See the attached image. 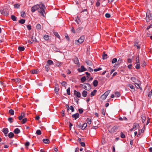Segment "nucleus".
I'll use <instances>...</instances> for the list:
<instances>
[{
	"instance_id": "27",
	"label": "nucleus",
	"mask_w": 152,
	"mask_h": 152,
	"mask_svg": "<svg viewBox=\"0 0 152 152\" xmlns=\"http://www.w3.org/2000/svg\"><path fill=\"white\" fill-rule=\"evenodd\" d=\"M14 135V134L12 132H10L8 134V137L10 138H12Z\"/></svg>"
},
{
	"instance_id": "62",
	"label": "nucleus",
	"mask_w": 152,
	"mask_h": 152,
	"mask_svg": "<svg viewBox=\"0 0 152 152\" xmlns=\"http://www.w3.org/2000/svg\"><path fill=\"white\" fill-rule=\"evenodd\" d=\"M127 61L128 63H131L132 62V60L130 58H129L127 60Z\"/></svg>"
},
{
	"instance_id": "51",
	"label": "nucleus",
	"mask_w": 152,
	"mask_h": 152,
	"mask_svg": "<svg viewBox=\"0 0 152 152\" xmlns=\"http://www.w3.org/2000/svg\"><path fill=\"white\" fill-rule=\"evenodd\" d=\"M102 69L101 68L99 67L98 69H94V72H97L98 71L101 70Z\"/></svg>"
},
{
	"instance_id": "33",
	"label": "nucleus",
	"mask_w": 152,
	"mask_h": 152,
	"mask_svg": "<svg viewBox=\"0 0 152 152\" xmlns=\"http://www.w3.org/2000/svg\"><path fill=\"white\" fill-rule=\"evenodd\" d=\"M80 69L81 70L80 71L81 72L86 70V69L83 66H81Z\"/></svg>"
},
{
	"instance_id": "3",
	"label": "nucleus",
	"mask_w": 152,
	"mask_h": 152,
	"mask_svg": "<svg viewBox=\"0 0 152 152\" xmlns=\"http://www.w3.org/2000/svg\"><path fill=\"white\" fill-rule=\"evenodd\" d=\"M81 86L84 89L87 91L89 90L91 88L90 85L87 83L81 84Z\"/></svg>"
},
{
	"instance_id": "6",
	"label": "nucleus",
	"mask_w": 152,
	"mask_h": 152,
	"mask_svg": "<svg viewBox=\"0 0 152 152\" xmlns=\"http://www.w3.org/2000/svg\"><path fill=\"white\" fill-rule=\"evenodd\" d=\"M118 128L119 127L118 126H115L112 127L111 129L109 130V131L111 133H114L118 130Z\"/></svg>"
},
{
	"instance_id": "29",
	"label": "nucleus",
	"mask_w": 152,
	"mask_h": 152,
	"mask_svg": "<svg viewBox=\"0 0 152 152\" xmlns=\"http://www.w3.org/2000/svg\"><path fill=\"white\" fill-rule=\"evenodd\" d=\"M18 49L20 51H23L25 48L24 47L19 46L18 47Z\"/></svg>"
},
{
	"instance_id": "55",
	"label": "nucleus",
	"mask_w": 152,
	"mask_h": 152,
	"mask_svg": "<svg viewBox=\"0 0 152 152\" xmlns=\"http://www.w3.org/2000/svg\"><path fill=\"white\" fill-rule=\"evenodd\" d=\"M82 29H83V27H79L78 28H77V29L76 30V31H77V32H79V31H80V30H81Z\"/></svg>"
},
{
	"instance_id": "12",
	"label": "nucleus",
	"mask_w": 152,
	"mask_h": 152,
	"mask_svg": "<svg viewBox=\"0 0 152 152\" xmlns=\"http://www.w3.org/2000/svg\"><path fill=\"white\" fill-rule=\"evenodd\" d=\"M43 37L45 40L48 41L49 40L50 36L49 35L45 34L43 36Z\"/></svg>"
},
{
	"instance_id": "14",
	"label": "nucleus",
	"mask_w": 152,
	"mask_h": 152,
	"mask_svg": "<svg viewBox=\"0 0 152 152\" xmlns=\"http://www.w3.org/2000/svg\"><path fill=\"white\" fill-rule=\"evenodd\" d=\"M72 116L73 117L75 118V119H76L79 117V114L77 113L73 115Z\"/></svg>"
},
{
	"instance_id": "61",
	"label": "nucleus",
	"mask_w": 152,
	"mask_h": 152,
	"mask_svg": "<svg viewBox=\"0 0 152 152\" xmlns=\"http://www.w3.org/2000/svg\"><path fill=\"white\" fill-rule=\"evenodd\" d=\"M27 28L28 29V30H30L31 29V26L28 25L27 26Z\"/></svg>"
},
{
	"instance_id": "43",
	"label": "nucleus",
	"mask_w": 152,
	"mask_h": 152,
	"mask_svg": "<svg viewBox=\"0 0 152 152\" xmlns=\"http://www.w3.org/2000/svg\"><path fill=\"white\" fill-rule=\"evenodd\" d=\"M86 78L85 77H82L81 78V81L82 83H83L86 80Z\"/></svg>"
},
{
	"instance_id": "10",
	"label": "nucleus",
	"mask_w": 152,
	"mask_h": 152,
	"mask_svg": "<svg viewBox=\"0 0 152 152\" xmlns=\"http://www.w3.org/2000/svg\"><path fill=\"white\" fill-rule=\"evenodd\" d=\"M26 115L23 112L21 114L20 116L18 117V118L19 120H21L23 118H24L25 116Z\"/></svg>"
},
{
	"instance_id": "32",
	"label": "nucleus",
	"mask_w": 152,
	"mask_h": 152,
	"mask_svg": "<svg viewBox=\"0 0 152 152\" xmlns=\"http://www.w3.org/2000/svg\"><path fill=\"white\" fill-rule=\"evenodd\" d=\"M86 121L87 123L89 124H90L91 123V120L90 119H89V118H88L86 120Z\"/></svg>"
},
{
	"instance_id": "31",
	"label": "nucleus",
	"mask_w": 152,
	"mask_h": 152,
	"mask_svg": "<svg viewBox=\"0 0 152 152\" xmlns=\"http://www.w3.org/2000/svg\"><path fill=\"white\" fill-rule=\"evenodd\" d=\"M102 57H103V59H104L107 58V54H105L104 53H103V54Z\"/></svg>"
},
{
	"instance_id": "58",
	"label": "nucleus",
	"mask_w": 152,
	"mask_h": 152,
	"mask_svg": "<svg viewBox=\"0 0 152 152\" xmlns=\"http://www.w3.org/2000/svg\"><path fill=\"white\" fill-rule=\"evenodd\" d=\"M14 6L15 7V8H18L19 7L20 5H19L18 4H15L14 5Z\"/></svg>"
},
{
	"instance_id": "50",
	"label": "nucleus",
	"mask_w": 152,
	"mask_h": 152,
	"mask_svg": "<svg viewBox=\"0 0 152 152\" xmlns=\"http://www.w3.org/2000/svg\"><path fill=\"white\" fill-rule=\"evenodd\" d=\"M67 94L68 95H70V89L69 88L66 90Z\"/></svg>"
},
{
	"instance_id": "8",
	"label": "nucleus",
	"mask_w": 152,
	"mask_h": 152,
	"mask_svg": "<svg viewBox=\"0 0 152 152\" xmlns=\"http://www.w3.org/2000/svg\"><path fill=\"white\" fill-rule=\"evenodd\" d=\"M59 91V86L57 84H56L55 87V91L56 94H58Z\"/></svg>"
},
{
	"instance_id": "5",
	"label": "nucleus",
	"mask_w": 152,
	"mask_h": 152,
	"mask_svg": "<svg viewBox=\"0 0 152 152\" xmlns=\"http://www.w3.org/2000/svg\"><path fill=\"white\" fill-rule=\"evenodd\" d=\"M140 128V127L139 126V124L138 123H134L133 127L130 129L131 131H132L133 130L135 131L137 129H139Z\"/></svg>"
},
{
	"instance_id": "2",
	"label": "nucleus",
	"mask_w": 152,
	"mask_h": 152,
	"mask_svg": "<svg viewBox=\"0 0 152 152\" xmlns=\"http://www.w3.org/2000/svg\"><path fill=\"white\" fill-rule=\"evenodd\" d=\"M85 37L83 36H81L78 40L75 41V43L76 45H79L82 43L84 40Z\"/></svg>"
},
{
	"instance_id": "21",
	"label": "nucleus",
	"mask_w": 152,
	"mask_h": 152,
	"mask_svg": "<svg viewBox=\"0 0 152 152\" xmlns=\"http://www.w3.org/2000/svg\"><path fill=\"white\" fill-rule=\"evenodd\" d=\"M3 132L5 134H7L8 132V129L7 128H4L3 129Z\"/></svg>"
},
{
	"instance_id": "57",
	"label": "nucleus",
	"mask_w": 152,
	"mask_h": 152,
	"mask_svg": "<svg viewBox=\"0 0 152 152\" xmlns=\"http://www.w3.org/2000/svg\"><path fill=\"white\" fill-rule=\"evenodd\" d=\"M105 17L107 18H109L110 17V15L109 13H106L105 14Z\"/></svg>"
},
{
	"instance_id": "9",
	"label": "nucleus",
	"mask_w": 152,
	"mask_h": 152,
	"mask_svg": "<svg viewBox=\"0 0 152 152\" xmlns=\"http://www.w3.org/2000/svg\"><path fill=\"white\" fill-rule=\"evenodd\" d=\"M74 94L76 95L78 97H80L81 96L80 93L78 91H76V90L74 91Z\"/></svg>"
},
{
	"instance_id": "28",
	"label": "nucleus",
	"mask_w": 152,
	"mask_h": 152,
	"mask_svg": "<svg viewBox=\"0 0 152 152\" xmlns=\"http://www.w3.org/2000/svg\"><path fill=\"white\" fill-rule=\"evenodd\" d=\"M12 80H13L15 83H19L20 81V79H12Z\"/></svg>"
},
{
	"instance_id": "59",
	"label": "nucleus",
	"mask_w": 152,
	"mask_h": 152,
	"mask_svg": "<svg viewBox=\"0 0 152 152\" xmlns=\"http://www.w3.org/2000/svg\"><path fill=\"white\" fill-rule=\"evenodd\" d=\"M121 136L122 138H124L125 137V136L124 134L122 132L121 134Z\"/></svg>"
},
{
	"instance_id": "35",
	"label": "nucleus",
	"mask_w": 152,
	"mask_h": 152,
	"mask_svg": "<svg viewBox=\"0 0 152 152\" xmlns=\"http://www.w3.org/2000/svg\"><path fill=\"white\" fill-rule=\"evenodd\" d=\"M131 80L134 83L137 82V80L136 78L134 77H132L131 78Z\"/></svg>"
},
{
	"instance_id": "30",
	"label": "nucleus",
	"mask_w": 152,
	"mask_h": 152,
	"mask_svg": "<svg viewBox=\"0 0 152 152\" xmlns=\"http://www.w3.org/2000/svg\"><path fill=\"white\" fill-rule=\"evenodd\" d=\"M1 13L4 15H8V12L7 11H2Z\"/></svg>"
},
{
	"instance_id": "42",
	"label": "nucleus",
	"mask_w": 152,
	"mask_h": 152,
	"mask_svg": "<svg viewBox=\"0 0 152 152\" xmlns=\"http://www.w3.org/2000/svg\"><path fill=\"white\" fill-rule=\"evenodd\" d=\"M25 22L24 19H21L19 21V22L21 24H23Z\"/></svg>"
},
{
	"instance_id": "46",
	"label": "nucleus",
	"mask_w": 152,
	"mask_h": 152,
	"mask_svg": "<svg viewBox=\"0 0 152 152\" xmlns=\"http://www.w3.org/2000/svg\"><path fill=\"white\" fill-rule=\"evenodd\" d=\"M128 86L129 87H130V88L134 90V87L132 85H131V84H129V85H128Z\"/></svg>"
},
{
	"instance_id": "13",
	"label": "nucleus",
	"mask_w": 152,
	"mask_h": 152,
	"mask_svg": "<svg viewBox=\"0 0 152 152\" xmlns=\"http://www.w3.org/2000/svg\"><path fill=\"white\" fill-rule=\"evenodd\" d=\"M144 132V130H143V129H138V134L137 135V136L139 137L140 136V134L141 133H143Z\"/></svg>"
},
{
	"instance_id": "39",
	"label": "nucleus",
	"mask_w": 152,
	"mask_h": 152,
	"mask_svg": "<svg viewBox=\"0 0 152 152\" xmlns=\"http://www.w3.org/2000/svg\"><path fill=\"white\" fill-rule=\"evenodd\" d=\"M11 18L14 21H15L16 20V18L15 16L14 15H12Z\"/></svg>"
},
{
	"instance_id": "16",
	"label": "nucleus",
	"mask_w": 152,
	"mask_h": 152,
	"mask_svg": "<svg viewBox=\"0 0 152 152\" xmlns=\"http://www.w3.org/2000/svg\"><path fill=\"white\" fill-rule=\"evenodd\" d=\"M43 142L45 144H48L49 143V140L47 139H44L43 140Z\"/></svg>"
},
{
	"instance_id": "60",
	"label": "nucleus",
	"mask_w": 152,
	"mask_h": 152,
	"mask_svg": "<svg viewBox=\"0 0 152 152\" xmlns=\"http://www.w3.org/2000/svg\"><path fill=\"white\" fill-rule=\"evenodd\" d=\"M146 65V63L145 61H143L142 64V66L143 67H144Z\"/></svg>"
},
{
	"instance_id": "19",
	"label": "nucleus",
	"mask_w": 152,
	"mask_h": 152,
	"mask_svg": "<svg viewBox=\"0 0 152 152\" xmlns=\"http://www.w3.org/2000/svg\"><path fill=\"white\" fill-rule=\"evenodd\" d=\"M61 84L62 86L64 87H66L67 85V83L65 81H63L61 83Z\"/></svg>"
},
{
	"instance_id": "36",
	"label": "nucleus",
	"mask_w": 152,
	"mask_h": 152,
	"mask_svg": "<svg viewBox=\"0 0 152 152\" xmlns=\"http://www.w3.org/2000/svg\"><path fill=\"white\" fill-rule=\"evenodd\" d=\"M20 14H21V16L22 17H24L25 16L26 14L24 12L21 11L20 12Z\"/></svg>"
},
{
	"instance_id": "25",
	"label": "nucleus",
	"mask_w": 152,
	"mask_h": 152,
	"mask_svg": "<svg viewBox=\"0 0 152 152\" xmlns=\"http://www.w3.org/2000/svg\"><path fill=\"white\" fill-rule=\"evenodd\" d=\"M53 61L50 60H48L47 61V64L49 66L50 65L53 64Z\"/></svg>"
},
{
	"instance_id": "53",
	"label": "nucleus",
	"mask_w": 152,
	"mask_h": 152,
	"mask_svg": "<svg viewBox=\"0 0 152 152\" xmlns=\"http://www.w3.org/2000/svg\"><path fill=\"white\" fill-rule=\"evenodd\" d=\"M74 61L76 64H78L79 63L78 60L77 58H75L74 59Z\"/></svg>"
},
{
	"instance_id": "54",
	"label": "nucleus",
	"mask_w": 152,
	"mask_h": 152,
	"mask_svg": "<svg viewBox=\"0 0 152 152\" xmlns=\"http://www.w3.org/2000/svg\"><path fill=\"white\" fill-rule=\"evenodd\" d=\"M8 121L10 123H12L13 122V118H8Z\"/></svg>"
},
{
	"instance_id": "48",
	"label": "nucleus",
	"mask_w": 152,
	"mask_h": 152,
	"mask_svg": "<svg viewBox=\"0 0 152 152\" xmlns=\"http://www.w3.org/2000/svg\"><path fill=\"white\" fill-rule=\"evenodd\" d=\"M49 65L48 64H47L45 67L46 69V70L48 72L49 69V68L48 67Z\"/></svg>"
},
{
	"instance_id": "17",
	"label": "nucleus",
	"mask_w": 152,
	"mask_h": 152,
	"mask_svg": "<svg viewBox=\"0 0 152 152\" xmlns=\"http://www.w3.org/2000/svg\"><path fill=\"white\" fill-rule=\"evenodd\" d=\"M14 132L15 134H17L20 132V131L18 128H16L14 130Z\"/></svg>"
},
{
	"instance_id": "7",
	"label": "nucleus",
	"mask_w": 152,
	"mask_h": 152,
	"mask_svg": "<svg viewBox=\"0 0 152 152\" xmlns=\"http://www.w3.org/2000/svg\"><path fill=\"white\" fill-rule=\"evenodd\" d=\"M140 82L139 80H137V82L134 83V85L135 87L137 88H140Z\"/></svg>"
},
{
	"instance_id": "1",
	"label": "nucleus",
	"mask_w": 152,
	"mask_h": 152,
	"mask_svg": "<svg viewBox=\"0 0 152 152\" xmlns=\"http://www.w3.org/2000/svg\"><path fill=\"white\" fill-rule=\"evenodd\" d=\"M45 7V6L42 4H37L31 7V11L33 12L35 11L38 10L39 12L41 15L44 16V13L45 12L44 9Z\"/></svg>"
},
{
	"instance_id": "37",
	"label": "nucleus",
	"mask_w": 152,
	"mask_h": 152,
	"mask_svg": "<svg viewBox=\"0 0 152 152\" xmlns=\"http://www.w3.org/2000/svg\"><path fill=\"white\" fill-rule=\"evenodd\" d=\"M142 121L143 123L144 122L146 118L144 115H142Z\"/></svg>"
},
{
	"instance_id": "45",
	"label": "nucleus",
	"mask_w": 152,
	"mask_h": 152,
	"mask_svg": "<svg viewBox=\"0 0 152 152\" xmlns=\"http://www.w3.org/2000/svg\"><path fill=\"white\" fill-rule=\"evenodd\" d=\"M53 50L54 51L56 52H58L59 51V50L57 49L56 47H54L53 48Z\"/></svg>"
},
{
	"instance_id": "63",
	"label": "nucleus",
	"mask_w": 152,
	"mask_h": 152,
	"mask_svg": "<svg viewBox=\"0 0 152 152\" xmlns=\"http://www.w3.org/2000/svg\"><path fill=\"white\" fill-rule=\"evenodd\" d=\"M31 39L33 42H36L37 41L36 39L35 38H34L33 37H32L31 38Z\"/></svg>"
},
{
	"instance_id": "18",
	"label": "nucleus",
	"mask_w": 152,
	"mask_h": 152,
	"mask_svg": "<svg viewBox=\"0 0 152 152\" xmlns=\"http://www.w3.org/2000/svg\"><path fill=\"white\" fill-rule=\"evenodd\" d=\"M140 63H135V67L137 69H139L140 68Z\"/></svg>"
},
{
	"instance_id": "20",
	"label": "nucleus",
	"mask_w": 152,
	"mask_h": 152,
	"mask_svg": "<svg viewBox=\"0 0 152 152\" xmlns=\"http://www.w3.org/2000/svg\"><path fill=\"white\" fill-rule=\"evenodd\" d=\"M36 28L37 30H40L41 29V25L39 24H37V25Z\"/></svg>"
},
{
	"instance_id": "24",
	"label": "nucleus",
	"mask_w": 152,
	"mask_h": 152,
	"mask_svg": "<svg viewBox=\"0 0 152 152\" xmlns=\"http://www.w3.org/2000/svg\"><path fill=\"white\" fill-rule=\"evenodd\" d=\"M87 126V124L86 123H85L83 124L82 127V130L84 129Z\"/></svg>"
},
{
	"instance_id": "41",
	"label": "nucleus",
	"mask_w": 152,
	"mask_h": 152,
	"mask_svg": "<svg viewBox=\"0 0 152 152\" xmlns=\"http://www.w3.org/2000/svg\"><path fill=\"white\" fill-rule=\"evenodd\" d=\"M151 15H150V17H149V16H147L146 17V20L147 21H148L149 19H152V16H151Z\"/></svg>"
},
{
	"instance_id": "23",
	"label": "nucleus",
	"mask_w": 152,
	"mask_h": 152,
	"mask_svg": "<svg viewBox=\"0 0 152 152\" xmlns=\"http://www.w3.org/2000/svg\"><path fill=\"white\" fill-rule=\"evenodd\" d=\"M97 91L96 90H94L93 92L91 93V96H94L96 94Z\"/></svg>"
},
{
	"instance_id": "22",
	"label": "nucleus",
	"mask_w": 152,
	"mask_h": 152,
	"mask_svg": "<svg viewBox=\"0 0 152 152\" xmlns=\"http://www.w3.org/2000/svg\"><path fill=\"white\" fill-rule=\"evenodd\" d=\"M31 72L32 74H37L38 73L37 70H32L31 71Z\"/></svg>"
},
{
	"instance_id": "15",
	"label": "nucleus",
	"mask_w": 152,
	"mask_h": 152,
	"mask_svg": "<svg viewBox=\"0 0 152 152\" xmlns=\"http://www.w3.org/2000/svg\"><path fill=\"white\" fill-rule=\"evenodd\" d=\"M98 82L97 80H95L94 81L93 83V84L94 86H95V87L97 86L98 85Z\"/></svg>"
},
{
	"instance_id": "34",
	"label": "nucleus",
	"mask_w": 152,
	"mask_h": 152,
	"mask_svg": "<svg viewBox=\"0 0 152 152\" xmlns=\"http://www.w3.org/2000/svg\"><path fill=\"white\" fill-rule=\"evenodd\" d=\"M36 133L38 135H40L41 134V132L40 130H37L36 132Z\"/></svg>"
},
{
	"instance_id": "38",
	"label": "nucleus",
	"mask_w": 152,
	"mask_h": 152,
	"mask_svg": "<svg viewBox=\"0 0 152 152\" xmlns=\"http://www.w3.org/2000/svg\"><path fill=\"white\" fill-rule=\"evenodd\" d=\"M136 62L135 63H140V62L139 56H137V57L136 58Z\"/></svg>"
},
{
	"instance_id": "52",
	"label": "nucleus",
	"mask_w": 152,
	"mask_h": 152,
	"mask_svg": "<svg viewBox=\"0 0 152 152\" xmlns=\"http://www.w3.org/2000/svg\"><path fill=\"white\" fill-rule=\"evenodd\" d=\"M54 35L57 37L58 38H60V36L58 35V34L57 32H54Z\"/></svg>"
},
{
	"instance_id": "40",
	"label": "nucleus",
	"mask_w": 152,
	"mask_h": 152,
	"mask_svg": "<svg viewBox=\"0 0 152 152\" xmlns=\"http://www.w3.org/2000/svg\"><path fill=\"white\" fill-rule=\"evenodd\" d=\"M27 121V119L26 118H25L23 119L22 121H21V122L22 124H23L25 123Z\"/></svg>"
},
{
	"instance_id": "44",
	"label": "nucleus",
	"mask_w": 152,
	"mask_h": 152,
	"mask_svg": "<svg viewBox=\"0 0 152 152\" xmlns=\"http://www.w3.org/2000/svg\"><path fill=\"white\" fill-rule=\"evenodd\" d=\"M117 61V59L116 58H113L112 60V63L113 64H114L115 63V62H116Z\"/></svg>"
},
{
	"instance_id": "4",
	"label": "nucleus",
	"mask_w": 152,
	"mask_h": 152,
	"mask_svg": "<svg viewBox=\"0 0 152 152\" xmlns=\"http://www.w3.org/2000/svg\"><path fill=\"white\" fill-rule=\"evenodd\" d=\"M110 91L108 90L106 91L103 94H102L100 97L101 99L102 100H105L107 96L110 93Z\"/></svg>"
},
{
	"instance_id": "56",
	"label": "nucleus",
	"mask_w": 152,
	"mask_h": 152,
	"mask_svg": "<svg viewBox=\"0 0 152 152\" xmlns=\"http://www.w3.org/2000/svg\"><path fill=\"white\" fill-rule=\"evenodd\" d=\"M69 109L72 110V112H74V108L72 106H71L69 108Z\"/></svg>"
},
{
	"instance_id": "64",
	"label": "nucleus",
	"mask_w": 152,
	"mask_h": 152,
	"mask_svg": "<svg viewBox=\"0 0 152 152\" xmlns=\"http://www.w3.org/2000/svg\"><path fill=\"white\" fill-rule=\"evenodd\" d=\"M86 63L87 64H88L89 65H91V62L90 61H86Z\"/></svg>"
},
{
	"instance_id": "26",
	"label": "nucleus",
	"mask_w": 152,
	"mask_h": 152,
	"mask_svg": "<svg viewBox=\"0 0 152 152\" xmlns=\"http://www.w3.org/2000/svg\"><path fill=\"white\" fill-rule=\"evenodd\" d=\"M9 113L11 115H14V111L13 110L11 109L9 110Z\"/></svg>"
},
{
	"instance_id": "11",
	"label": "nucleus",
	"mask_w": 152,
	"mask_h": 152,
	"mask_svg": "<svg viewBox=\"0 0 152 152\" xmlns=\"http://www.w3.org/2000/svg\"><path fill=\"white\" fill-rule=\"evenodd\" d=\"M82 94L83 97H86L87 94V92L85 90H84L82 92Z\"/></svg>"
},
{
	"instance_id": "47",
	"label": "nucleus",
	"mask_w": 152,
	"mask_h": 152,
	"mask_svg": "<svg viewBox=\"0 0 152 152\" xmlns=\"http://www.w3.org/2000/svg\"><path fill=\"white\" fill-rule=\"evenodd\" d=\"M30 143L29 142H27L25 144V146L26 148H28V147Z\"/></svg>"
},
{
	"instance_id": "49",
	"label": "nucleus",
	"mask_w": 152,
	"mask_h": 152,
	"mask_svg": "<svg viewBox=\"0 0 152 152\" xmlns=\"http://www.w3.org/2000/svg\"><path fill=\"white\" fill-rule=\"evenodd\" d=\"M115 96L117 97H119L120 96V94L118 92H116L115 93Z\"/></svg>"
}]
</instances>
